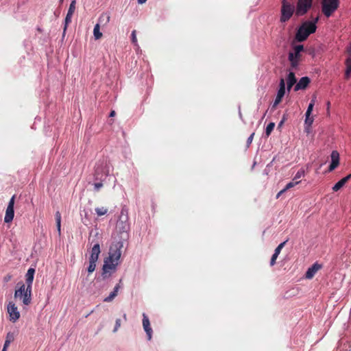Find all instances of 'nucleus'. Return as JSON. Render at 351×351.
I'll use <instances>...</instances> for the list:
<instances>
[{"label":"nucleus","instance_id":"f257e3e1","mask_svg":"<svg viewBox=\"0 0 351 351\" xmlns=\"http://www.w3.org/2000/svg\"><path fill=\"white\" fill-rule=\"evenodd\" d=\"M123 246L122 241L113 243L109 250V256L104 260L102 267L101 276L103 279L108 278L112 273L117 270L121 256V249Z\"/></svg>","mask_w":351,"mask_h":351},{"label":"nucleus","instance_id":"f03ea898","mask_svg":"<svg viewBox=\"0 0 351 351\" xmlns=\"http://www.w3.org/2000/svg\"><path fill=\"white\" fill-rule=\"evenodd\" d=\"M112 166L106 158L99 160L94 167L93 179L95 181H105L110 175Z\"/></svg>","mask_w":351,"mask_h":351},{"label":"nucleus","instance_id":"7ed1b4c3","mask_svg":"<svg viewBox=\"0 0 351 351\" xmlns=\"http://www.w3.org/2000/svg\"><path fill=\"white\" fill-rule=\"evenodd\" d=\"M318 20L319 18L316 17L312 21H306L302 23L296 32L295 39L300 43L306 40L311 34L315 32Z\"/></svg>","mask_w":351,"mask_h":351},{"label":"nucleus","instance_id":"20e7f679","mask_svg":"<svg viewBox=\"0 0 351 351\" xmlns=\"http://www.w3.org/2000/svg\"><path fill=\"white\" fill-rule=\"evenodd\" d=\"M322 12L326 17H330L338 9L339 0H322Z\"/></svg>","mask_w":351,"mask_h":351},{"label":"nucleus","instance_id":"39448f33","mask_svg":"<svg viewBox=\"0 0 351 351\" xmlns=\"http://www.w3.org/2000/svg\"><path fill=\"white\" fill-rule=\"evenodd\" d=\"M295 11V6L287 1L282 0L281 7L280 22L285 23L289 21L293 16Z\"/></svg>","mask_w":351,"mask_h":351},{"label":"nucleus","instance_id":"423d86ee","mask_svg":"<svg viewBox=\"0 0 351 351\" xmlns=\"http://www.w3.org/2000/svg\"><path fill=\"white\" fill-rule=\"evenodd\" d=\"M313 0H298L295 9V14L298 16L304 15L312 7Z\"/></svg>","mask_w":351,"mask_h":351},{"label":"nucleus","instance_id":"0eeeda50","mask_svg":"<svg viewBox=\"0 0 351 351\" xmlns=\"http://www.w3.org/2000/svg\"><path fill=\"white\" fill-rule=\"evenodd\" d=\"M14 198H15V196L14 195L12 196L8 202V205L7 206V208L5 210V215L4 217V222L5 223H10L13 220V218L14 216Z\"/></svg>","mask_w":351,"mask_h":351},{"label":"nucleus","instance_id":"6e6552de","mask_svg":"<svg viewBox=\"0 0 351 351\" xmlns=\"http://www.w3.org/2000/svg\"><path fill=\"white\" fill-rule=\"evenodd\" d=\"M8 312L10 315V320L15 322L20 317V313L17 309V307L12 302H9L8 305Z\"/></svg>","mask_w":351,"mask_h":351},{"label":"nucleus","instance_id":"1a4fd4ad","mask_svg":"<svg viewBox=\"0 0 351 351\" xmlns=\"http://www.w3.org/2000/svg\"><path fill=\"white\" fill-rule=\"evenodd\" d=\"M90 243L93 244V245L91 251H90L89 259L95 260V261H97V260L99 258V255L101 253L99 242L98 241H95L94 239H93L90 241Z\"/></svg>","mask_w":351,"mask_h":351},{"label":"nucleus","instance_id":"9d476101","mask_svg":"<svg viewBox=\"0 0 351 351\" xmlns=\"http://www.w3.org/2000/svg\"><path fill=\"white\" fill-rule=\"evenodd\" d=\"M143 326L147 334L148 340H151L153 331L150 326L149 319L145 313H143Z\"/></svg>","mask_w":351,"mask_h":351},{"label":"nucleus","instance_id":"9b49d317","mask_svg":"<svg viewBox=\"0 0 351 351\" xmlns=\"http://www.w3.org/2000/svg\"><path fill=\"white\" fill-rule=\"evenodd\" d=\"M331 163L328 167V171H332L336 169L339 164V154L337 151L334 150L332 152L331 155Z\"/></svg>","mask_w":351,"mask_h":351},{"label":"nucleus","instance_id":"f8f14e48","mask_svg":"<svg viewBox=\"0 0 351 351\" xmlns=\"http://www.w3.org/2000/svg\"><path fill=\"white\" fill-rule=\"evenodd\" d=\"M322 265L317 262H315L311 267H310L306 274L305 277L307 279H311L315 276V274L322 269Z\"/></svg>","mask_w":351,"mask_h":351},{"label":"nucleus","instance_id":"ddd939ff","mask_svg":"<svg viewBox=\"0 0 351 351\" xmlns=\"http://www.w3.org/2000/svg\"><path fill=\"white\" fill-rule=\"evenodd\" d=\"M300 56V54L295 53V51L289 53L288 60L290 62L291 66L293 69L298 67Z\"/></svg>","mask_w":351,"mask_h":351},{"label":"nucleus","instance_id":"4468645a","mask_svg":"<svg viewBox=\"0 0 351 351\" xmlns=\"http://www.w3.org/2000/svg\"><path fill=\"white\" fill-rule=\"evenodd\" d=\"M285 90H286V86H285V80L283 78H281L280 80V83H279V88L277 92V95H276L275 100H276L279 102H281L283 97L285 96Z\"/></svg>","mask_w":351,"mask_h":351},{"label":"nucleus","instance_id":"2eb2a0df","mask_svg":"<svg viewBox=\"0 0 351 351\" xmlns=\"http://www.w3.org/2000/svg\"><path fill=\"white\" fill-rule=\"evenodd\" d=\"M310 82V79L308 77H301L299 82L295 84L294 90L298 91L305 89L308 86Z\"/></svg>","mask_w":351,"mask_h":351},{"label":"nucleus","instance_id":"dca6fc26","mask_svg":"<svg viewBox=\"0 0 351 351\" xmlns=\"http://www.w3.org/2000/svg\"><path fill=\"white\" fill-rule=\"evenodd\" d=\"M34 274L35 269L34 268H29L25 274L26 285L29 290L32 289Z\"/></svg>","mask_w":351,"mask_h":351},{"label":"nucleus","instance_id":"f3484780","mask_svg":"<svg viewBox=\"0 0 351 351\" xmlns=\"http://www.w3.org/2000/svg\"><path fill=\"white\" fill-rule=\"evenodd\" d=\"M128 209L125 206H123L121 208L120 213V216L117 221V226H120L121 223H125V226H127V221H128Z\"/></svg>","mask_w":351,"mask_h":351},{"label":"nucleus","instance_id":"a211bd4d","mask_svg":"<svg viewBox=\"0 0 351 351\" xmlns=\"http://www.w3.org/2000/svg\"><path fill=\"white\" fill-rule=\"evenodd\" d=\"M296 77L295 75V73L293 71H290L289 74L287 75V90L288 92L290 91L291 88L293 87V86L296 83Z\"/></svg>","mask_w":351,"mask_h":351},{"label":"nucleus","instance_id":"6ab92c4d","mask_svg":"<svg viewBox=\"0 0 351 351\" xmlns=\"http://www.w3.org/2000/svg\"><path fill=\"white\" fill-rule=\"evenodd\" d=\"M351 178V174L348 175L347 176L344 177L343 178L341 179L339 181H338L332 187V190L334 191H337L339 189H341L346 183Z\"/></svg>","mask_w":351,"mask_h":351},{"label":"nucleus","instance_id":"aec40b11","mask_svg":"<svg viewBox=\"0 0 351 351\" xmlns=\"http://www.w3.org/2000/svg\"><path fill=\"white\" fill-rule=\"evenodd\" d=\"M99 23L97 24L102 25H106L110 21V15L109 13H102L100 16L99 17Z\"/></svg>","mask_w":351,"mask_h":351},{"label":"nucleus","instance_id":"412c9836","mask_svg":"<svg viewBox=\"0 0 351 351\" xmlns=\"http://www.w3.org/2000/svg\"><path fill=\"white\" fill-rule=\"evenodd\" d=\"M21 298L23 299V303L25 305H29L32 300V289H29V291L27 287H26V290Z\"/></svg>","mask_w":351,"mask_h":351},{"label":"nucleus","instance_id":"4be33fe9","mask_svg":"<svg viewBox=\"0 0 351 351\" xmlns=\"http://www.w3.org/2000/svg\"><path fill=\"white\" fill-rule=\"evenodd\" d=\"M313 121H314V119L313 117H311V114H305V121H304L305 130L308 132V130H309L310 127L312 125Z\"/></svg>","mask_w":351,"mask_h":351},{"label":"nucleus","instance_id":"5701e85b","mask_svg":"<svg viewBox=\"0 0 351 351\" xmlns=\"http://www.w3.org/2000/svg\"><path fill=\"white\" fill-rule=\"evenodd\" d=\"M27 285L22 284L19 289L15 291L14 297L21 298L26 290Z\"/></svg>","mask_w":351,"mask_h":351},{"label":"nucleus","instance_id":"b1692460","mask_svg":"<svg viewBox=\"0 0 351 351\" xmlns=\"http://www.w3.org/2000/svg\"><path fill=\"white\" fill-rule=\"evenodd\" d=\"M100 25L99 24H96L93 29V36L95 40H99L102 36V33L100 32Z\"/></svg>","mask_w":351,"mask_h":351},{"label":"nucleus","instance_id":"393cba45","mask_svg":"<svg viewBox=\"0 0 351 351\" xmlns=\"http://www.w3.org/2000/svg\"><path fill=\"white\" fill-rule=\"evenodd\" d=\"M72 16L73 15L69 14L68 13L66 14V16L64 19V26L63 34H62L63 36H64V35L66 34V31L68 25L71 22Z\"/></svg>","mask_w":351,"mask_h":351},{"label":"nucleus","instance_id":"a878e982","mask_svg":"<svg viewBox=\"0 0 351 351\" xmlns=\"http://www.w3.org/2000/svg\"><path fill=\"white\" fill-rule=\"evenodd\" d=\"M346 77L348 78L349 77L350 73H351V58H348L346 60Z\"/></svg>","mask_w":351,"mask_h":351},{"label":"nucleus","instance_id":"bb28decb","mask_svg":"<svg viewBox=\"0 0 351 351\" xmlns=\"http://www.w3.org/2000/svg\"><path fill=\"white\" fill-rule=\"evenodd\" d=\"M96 263L97 261L89 259V265L87 268V271L88 274H91L95 270Z\"/></svg>","mask_w":351,"mask_h":351},{"label":"nucleus","instance_id":"cd10ccee","mask_svg":"<svg viewBox=\"0 0 351 351\" xmlns=\"http://www.w3.org/2000/svg\"><path fill=\"white\" fill-rule=\"evenodd\" d=\"M275 127V123L273 122L269 123L265 129V135L267 137L269 136L271 132L273 131L274 128Z\"/></svg>","mask_w":351,"mask_h":351},{"label":"nucleus","instance_id":"c85d7f7f","mask_svg":"<svg viewBox=\"0 0 351 351\" xmlns=\"http://www.w3.org/2000/svg\"><path fill=\"white\" fill-rule=\"evenodd\" d=\"M75 5H76V0H72L69 5V10L67 12V13L69 14H71V15L73 14L75 10Z\"/></svg>","mask_w":351,"mask_h":351},{"label":"nucleus","instance_id":"c756f323","mask_svg":"<svg viewBox=\"0 0 351 351\" xmlns=\"http://www.w3.org/2000/svg\"><path fill=\"white\" fill-rule=\"evenodd\" d=\"M315 97L311 99L310 104H308V108L305 113L306 114H311L313 109V106L315 105Z\"/></svg>","mask_w":351,"mask_h":351},{"label":"nucleus","instance_id":"7c9ffc66","mask_svg":"<svg viewBox=\"0 0 351 351\" xmlns=\"http://www.w3.org/2000/svg\"><path fill=\"white\" fill-rule=\"evenodd\" d=\"M95 212L98 216H102V215H106L108 213V209L104 207L96 208Z\"/></svg>","mask_w":351,"mask_h":351},{"label":"nucleus","instance_id":"2f4dec72","mask_svg":"<svg viewBox=\"0 0 351 351\" xmlns=\"http://www.w3.org/2000/svg\"><path fill=\"white\" fill-rule=\"evenodd\" d=\"M305 174V171H304V169H300V170L298 171V172L296 173V174L295 175L294 178H293V181L295 180V181H299L298 180L303 177Z\"/></svg>","mask_w":351,"mask_h":351},{"label":"nucleus","instance_id":"473e14b6","mask_svg":"<svg viewBox=\"0 0 351 351\" xmlns=\"http://www.w3.org/2000/svg\"><path fill=\"white\" fill-rule=\"evenodd\" d=\"M104 181H95L93 184L94 191L98 192L104 186L103 182Z\"/></svg>","mask_w":351,"mask_h":351},{"label":"nucleus","instance_id":"72a5a7b5","mask_svg":"<svg viewBox=\"0 0 351 351\" xmlns=\"http://www.w3.org/2000/svg\"><path fill=\"white\" fill-rule=\"evenodd\" d=\"M117 295L114 292H113V291H112L108 297H106V298H105L104 299V302H112L114 299V298Z\"/></svg>","mask_w":351,"mask_h":351},{"label":"nucleus","instance_id":"f704fd0d","mask_svg":"<svg viewBox=\"0 0 351 351\" xmlns=\"http://www.w3.org/2000/svg\"><path fill=\"white\" fill-rule=\"evenodd\" d=\"M300 182V181H295V180H294V181H293V180L291 182H289V183L285 186V187L284 189H285V191H287V190H289V189H291V188H292V187L295 186V185L298 184Z\"/></svg>","mask_w":351,"mask_h":351},{"label":"nucleus","instance_id":"c9c22d12","mask_svg":"<svg viewBox=\"0 0 351 351\" xmlns=\"http://www.w3.org/2000/svg\"><path fill=\"white\" fill-rule=\"evenodd\" d=\"M131 40L132 43L136 47H138V43H137V38L136 35V30H133L131 34Z\"/></svg>","mask_w":351,"mask_h":351},{"label":"nucleus","instance_id":"e433bc0d","mask_svg":"<svg viewBox=\"0 0 351 351\" xmlns=\"http://www.w3.org/2000/svg\"><path fill=\"white\" fill-rule=\"evenodd\" d=\"M293 51L295 53H299L304 51V46L302 45H298L293 47Z\"/></svg>","mask_w":351,"mask_h":351},{"label":"nucleus","instance_id":"4c0bfd02","mask_svg":"<svg viewBox=\"0 0 351 351\" xmlns=\"http://www.w3.org/2000/svg\"><path fill=\"white\" fill-rule=\"evenodd\" d=\"M287 240L280 243L278 247L275 249L274 252L277 254H280L282 249L284 247L285 243H287Z\"/></svg>","mask_w":351,"mask_h":351},{"label":"nucleus","instance_id":"58836bf2","mask_svg":"<svg viewBox=\"0 0 351 351\" xmlns=\"http://www.w3.org/2000/svg\"><path fill=\"white\" fill-rule=\"evenodd\" d=\"M279 254H276L275 252L274 253V254L272 255L271 256V261H270V265L271 266H273L276 264V261L278 256Z\"/></svg>","mask_w":351,"mask_h":351},{"label":"nucleus","instance_id":"ea45409f","mask_svg":"<svg viewBox=\"0 0 351 351\" xmlns=\"http://www.w3.org/2000/svg\"><path fill=\"white\" fill-rule=\"evenodd\" d=\"M120 229L122 230L123 232L127 231V230L130 228V224L128 221H127V226H125V223H121V226H118Z\"/></svg>","mask_w":351,"mask_h":351},{"label":"nucleus","instance_id":"a19ab883","mask_svg":"<svg viewBox=\"0 0 351 351\" xmlns=\"http://www.w3.org/2000/svg\"><path fill=\"white\" fill-rule=\"evenodd\" d=\"M120 326H121V319H117V320L115 322V326L113 329V332H117L118 330V329L120 328Z\"/></svg>","mask_w":351,"mask_h":351},{"label":"nucleus","instance_id":"79ce46f5","mask_svg":"<svg viewBox=\"0 0 351 351\" xmlns=\"http://www.w3.org/2000/svg\"><path fill=\"white\" fill-rule=\"evenodd\" d=\"M121 281H122V280L121 279L119 280V282L117 285H116V286L114 287L113 292H114L117 295L118 294V291H119V289H121L122 287V286L121 285Z\"/></svg>","mask_w":351,"mask_h":351},{"label":"nucleus","instance_id":"37998d69","mask_svg":"<svg viewBox=\"0 0 351 351\" xmlns=\"http://www.w3.org/2000/svg\"><path fill=\"white\" fill-rule=\"evenodd\" d=\"M56 222V223H61V214L59 211H57L55 214Z\"/></svg>","mask_w":351,"mask_h":351},{"label":"nucleus","instance_id":"c03bdc74","mask_svg":"<svg viewBox=\"0 0 351 351\" xmlns=\"http://www.w3.org/2000/svg\"><path fill=\"white\" fill-rule=\"evenodd\" d=\"M254 136V133H252V134H250V136L247 138V141H246V144H247V147H249V146L251 145V143H252V141H253Z\"/></svg>","mask_w":351,"mask_h":351},{"label":"nucleus","instance_id":"a18cd8bd","mask_svg":"<svg viewBox=\"0 0 351 351\" xmlns=\"http://www.w3.org/2000/svg\"><path fill=\"white\" fill-rule=\"evenodd\" d=\"M280 102L276 101V100H274L272 106H271V109L272 110H275L277 107V106L280 104Z\"/></svg>","mask_w":351,"mask_h":351},{"label":"nucleus","instance_id":"49530a36","mask_svg":"<svg viewBox=\"0 0 351 351\" xmlns=\"http://www.w3.org/2000/svg\"><path fill=\"white\" fill-rule=\"evenodd\" d=\"M285 191H285V189H282L280 191H279V192L278 193L277 195H276V198H279V197H280V196L282 194H283Z\"/></svg>","mask_w":351,"mask_h":351},{"label":"nucleus","instance_id":"de8ad7c7","mask_svg":"<svg viewBox=\"0 0 351 351\" xmlns=\"http://www.w3.org/2000/svg\"><path fill=\"white\" fill-rule=\"evenodd\" d=\"M56 226H57V229H58V234H60V232H61V223H56Z\"/></svg>","mask_w":351,"mask_h":351},{"label":"nucleus","instance_id":"09e8293b","mask_svg":"<svg viewBox=\"0 0 351 351\" xmlns=\"http://www.w3.org/2000/svg\"><path fill=\"white\" fill-rule=\"evenodd\" d=\"M10 341L9 340H8V339L5 340L4 345H3V348H7V347L10 345Z\"/></svg>","mask_w":351,"mask_h":351},{"label":"nucleus","instance_id":"8fccbe9b","mask_svg":"<svg viewBox=\"0 0 351 351\" xmlns=\"http://www.w3.org/2000/svg\"><path fill=\"white\" fill-rule=\"evenodd\" d=\"M115 116V111L114 110H112L109 114V117H114Z\"/></svg>","mask_w":351,"mask_h":351},{"label":"nucleus","instance_id":"3c124183","mask_svg":"<svg viewBox=\"0 0 351 351\" xmlns=\"http://www.w3.org/2000/svg\"><path fill=\"white\" fill-rule=\"evenodd\" d=\"M10 278H11V276H5V277L4 278V280H5V282H8V281H9V280H10Z\"/></svg>","mask_w":351,"mask_h":351},{"label":"nucleus","instance_id":"603ef678","mask_svg":"<svg viewBox=\"0 0 351 351\" xmlns=\"http://www.w3.org/2000/svg\"><path fill=\"white\" fill-rule=\"evenodd\" d=\"M147 0H138L139 4H143L146 2Z\"/></svg>","mask_w":351,"mask_h":351},{"label":"nucleus","instance_id":"864d4df0","mask_svg":"<svg viewBox=\"0 0 351 351\" xmlns=\"http://www.w3.org/2000/svg\"><path fill=\"white\" fill-rule=\"evenodd\" d=\"M284 123V119H282L280 121V122L278 124V127H281L282 125V124Z\"/></svg>","mask_w":351,"mask_h":351},{"label":"nucleus","instance_id":"5fc2aeb1","mask_svg":"<svg viewBox=\"0 0 351 351\" xmlns=\"http://www.w3.org/2000/svg\"><path fill=\"white\" fill-rule=\"evenodd\" d=\"M123 317L125 320H127V315L125 313L123 314Z\"/></svg>","mask_w":351,"mask_h":351},{"label":"nucleus","instance_id":"6e6d98bb","mask_svg":"<svg viewBox=\"0 0 351 351\" xmlns=\"http://www.w3.org/2000/svg\"><path fill=\"white\" fill-rule=\"evenodd\" d=\"M2 351H7V348H3Z\"/></svg>","mask_w":351,"mask_h":351},{"label":"nucleus","instance_id":"4d7b16f0","mask_svg":"<svg viewBox=\"0 0 351 351\" xmlns=\"http://www.w3.org/2000/svg\"><path fill=\"white\" fill-rule=\"evenodd\" d=\"M282 119H284V121H285L286 118H285V116L284 115Z\"/></svg>","mask_w":351,"mask_h":351},{"label":"nucleus","instance_id":"13d9d810","mask_svg":"<svg viewBox=\"0 0 351 351\" xmlns=\"http://www.w3.org/2000/svg\"><path fill=\"white\" fill-rule=\"evenodd\" d=\"M63 1H64V0H59V1H60V3H63Z\"/></svg>","mask_w":351,"mask_h":351},{"label":"nucleus","instance_id":"bf43d9fd","mask_svg":"<svg viewBox=\"0 0 351 351\" xmlns=\"http://www.w3.org/2000/svg\"><path fill=\"white\" fill-rule=\"evenodd\" d=\"M327 105H328V107H329V106H330V102L329 101L327 103Z\"/></svg>","mask_w":351,"mask_h":351}]
</instances>
